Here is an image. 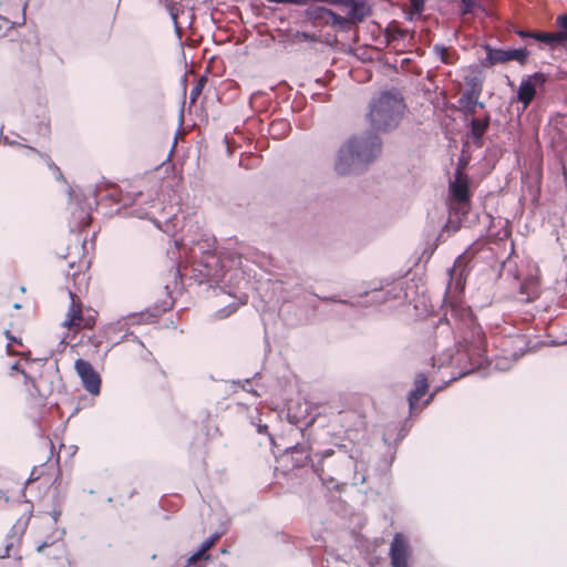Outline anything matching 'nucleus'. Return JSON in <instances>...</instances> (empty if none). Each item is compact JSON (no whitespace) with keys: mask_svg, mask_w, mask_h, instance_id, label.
Segmentation results:
<instances>
[{"mask_svg":"<svg viewBox=\"0 0 567 567\" xmlns=\"http://www.w3.org/2000/svg\"><path fill=\"white\" fill-rule=\"evenodd\" d=\"M290 450L297 451L298 450V445L290 447Z\"/></svg>","mask_w":567,"mask_h":567,"instance_id":"4d7b16f0","label":"nucleus"},{"mask_svg":"<svg viewBox=\"0 0 567 567\" xmlns=\"http://www.w3.org/2000/svg\"><path fill=\"white\" fill-rule=\"evenodd\" d=\"M267 430V425H258V432L264 433Z\"/></svg>","mask_w":567,"mask_h":567,"instance_id":"603ef678","label":"nucleus"},{"mask_svg":"<svg viewBox=\"0 0 567 567\" xmlns=\"http://www.w3.org/2000/svg\"><path fill=\"white\" fill-rule=\"evenodd\" d=\"M330 9L324 7H316L308 10V16L311 19L319 20V19H326L329 14Z\"/></svg>","mask_w":567,"mask_h":567,"instance_id":"473e14b6","label":"nucleus"},{"mask_svg":"<svg viewBox=\"0 0 567 567\" xmlns=\"http://www.w3.org/2000/svg\"><path fill=\"white\" fill-rule=\"evenodd\" d=\"M327 18L329 19L326 22L330 23L332 27H339L341 29L349 28L350 21L348 17L339 16L334 11L330 10Z\"/></svg>","mask_w":567,"mask_h":567,"instance_id":"a878e982","label":"nucleus"},{"mask_svg":"<svg viewBox=\"0 0 567 567\" xmlns=\"http://www.w3.org/2000/svg\"><path fill=\"white\" fill-rule=\"evenodd\" d=\"M96 204V199L93 198L92 200H89L85 207H80L79 205H75V207L72 208V227L81 229L89 226L91 223V208L93 205Z\"/></svg>","mask_w":567,"mask_h":567,"instance_id":"4468645a","label":"nucleus"},{"mask_svg":"<svg viewBox=\"0 0 567 567\" xmlns=\"http://www.w3.org/2000/svg\"><path fill=\"white\" fill-rule=\"evenodd\" d=\"M364 480H365L364 476H361L360 478L357 475L354 476V483L355 484L357 483H364Z\"/></svg>","mask_w":567,"mask_h":567,"instance_id":"09e8293b","label":"nucleus"},{"mask_svg":"<svg viewBox=\"0 0 567 567\" xmlns=\"http://www.w3.org/2000/svg\"><path fill=\"white\" fill-rule=\"evenodd\" d=\"M318 455L320 456V461L318 464L313 465V470H315L316 474L318 475V477L320 478V481L327 488L338 487L339 478L331 475L330 473H328L326 471L327 464L324 463L326 458L334 455V451L329 449Z\"/></svg>","mask_w":567,"mask_h":567,"instance_id":"9b49d317","label":"nucleus"},{"mask_svg":"<svg viewBox=\"0 0 567 567\" xmlns=\"http://www.w3.org/2000/svg\"><path fill=\"white\" fill-rule=\"evenodd\" d=\"M182 219L183 220L185 219L184 216L181 217L179 215H174L172 218H169L165 223L164 227H162L161 224L157 223V221H154V223H155L157 228L162 229L166 234L172 235L173 237H176V229L175 228L182 221Z\"/></svg>","mask_w":567,"mask_h":567,"instance_id":"b1692460","label":"nucleus"},{"mask_svg":"<svg viewBox=\"0 0 567 567\" xmlns=\"http://www.w3.org/2000/svg\"><path fill=\"white\" fill-rule=\"evenodd\" d=\"M4 141L8 142L9 144H13V142L8 141V137H4Z\"/></svg>","mask_w":567,"mask_h":567,"instance_id":"13d9d810","label":"nucleus"},{"mask_svg":"<svg viewBox=\"0 0 567 567\" xmlns=\"http://www.w3.org/2000/svg\"><path fill=\"white\" fill-rule=\"evenodd\" d=\"M54 168H55V171L58 172L59 177H62V174H61V172H60V168H58L56 166H54Z\"/></svg>","mask_w":567,"mask_h":567,"instance_id":"5fc2aeb1","label":"nucleus"},{"mask_svg":"<svg viewBox=\"0 0 567 567\" xmlns=\"http://www.w3.org/2000/svg\"><path fill=\"white\" fill-rule=\"evenodd\" d=\"M29 151L33 152V153H38L34 148L32 147H28Z\"/></svg>","mask_w":567,"mask_h":567,"instance_id":"6e6d98bb","label":"nucleus"},{"mask_svg":"<svg viewBox=\"0 0 567 567\" xmlns=\"http://www.w3.org/2000/svg\"><path fill=\"white\" fill-rule=\"evenodd\" d=\"M159 2L164 3L167 8L171 19L175 25V29L177 32H179L181 28L178 27L177 17H178V10L174 3V0H159Z\"/></svg>","mask_w":567,"mask_h":567,"instance_id":"c756f323","label":"nucleus"},{"mask_svg":"<svg viewBox=\"0 0 567 567\" xmlns=\"http://www.w3.org/2000/svg\"><path fill=\"white\" fill-rule=\"evenodd\" d=\"M204 82H205V79L202 78L197 82V84L194 87H192L190 94H189L190 102L194 103L196 101V99L198 97V95L200 94V92L203 90Z\"/></svg>","mask_w":567,"mask_h":567,"instance_id":"72a5a7b5","label":"nucleus"},{"mask_svg":"<svg viewBox=\"0 0 567 567\" xmlns=\"http://www.w3.org/2000/svg\"><path fill=\"white\" fill-rule=\"evenodd\" d=\"M522 39H526V38H530L532 39V34L534 32H528V31H524V30H518L516 32Z\"/></svg>","mask_w":567,"mask_h":567,"instance_id":"37998d69","label":"nucleus"},{"mask_svg":"<svg viewBox=\"0 0 567 567\" xmlns=\"http://www.w3.org/2000/svg\"><path fill=\"white\" fill-rule=\"evenodd\" d=\"M391 567H409L411 559V548L406 537L396 533L390 544Z\"/></svg>","mask_w":567,"mask_h":567,"instance_id":"6e6552de","label":"nucleus"},{"mask_svg":"<svg viewBox=\"0 0 567 567\" xmlns=\"http://www.w3.org/2000/svg\"><path fill=\"white\" fill-rule=\"evenodd\" d=\"M212 548V543H208L206 539L202 543V545L199 546V548L192 555L187 558L186 560V567H190L192 565H194L195 563H197L198 560L203 559V558H206L208 559L209 556H205L206 551L208 549Z\"/></svg>","mask_w":567,"mask_h":567,"instance_id":"4be33fe9","label":"nucleus"},{"mask_svg":"<svg viewBox=\"0 0 567 567\" xmlns=\"http://www.w3.org/2000/svg\"><path fill=\"white\" fill-rule=\"evenodd\" d=\"M433 52L441 60L442 63H444V64H453L454 63L453 54H451L444 45L435 44L433 47Z\"/></svg>","mask_w":567,"mask_h":567,"instance_id":"bb28decb","label":"nucleus"},{"mask_svg":"<svg viewBox=\"0 0 567 567\" xmlns=\"http://www.w3.org/2000/svg\"><path fill=\"white\" fill-rule=\"evenodd\" d=\"M239 270L238 269H235L233 271L228 270L226 274L223 275V277H225L226 275H229V280H233V278H237L239 276ZM203 280H215V281H224V278H218L217 275H213L210 274V271L207 269L204 274H202V279L200 281Z\"/></svg>","mask_w":567,"mask_h":567,"instance_id":"c85d7f7f","label":"nucleus"},{"mask_svg":"<svg viewBox=\"0 0 567 567\" xmlns=\"http://www.w3.org/2000/svg\"><path fill=\"white\" fill-rule=\"evenodd\" d=\"M220 537V535L218 533H215L213 535H210L206 540L208 543H212V547L214 546V544L217 542V539Z\"/></svg>","mask_w":567,"mask_h":567,"instance_id":"c03bdc74","label":"nucleus"},{"mask_svg":"<svg viewBox=\"0 0 567 567\" xmlns=\"http://www.w3.org/2000/svg\"><path fill=\"white\" fill-rule=\"evenodd\" d=\"M11 370L22 373L24 375L25 382H28V380H30V377L25 373V371L24 370H20L18 363L12 364L11 365Z\"/></svg>","mask_w":567,"mask_h":567,"instance_id":"58836bf2","label":"nucleus"},{"mask_svg":"<svg viewBox=\"0 0 567 567\" xmlns=\"http://www.w3.org/2000/svg\"><path fill=\"white\" fill-rule=\"evenodd\" d=\"M384 35L388 42H394L412 38L413 35L405 29L400 28L395 22L390 23L385 30Z\"/></svg>","mask_w":567,"mask_h":567,"instance_id":"6ab92c4d","label":"nucleus"},{"mask_svg":"<svg viewBox=\"0 0 567 567\" xmlns=\"http://www.w3.org/2000/svg\"><path fill=\"white\" fill-rule=\"evenodd\" d=\"M338 458L342 466H346L347 468L352 466V458L347 456L344 453H341Z\"/></svg>","mask_w":567,"mask_h":567,"instance_id":"e433bc0d","label":"nucleus"},{"mask_svg":"<svg viewBox=\"0 0 567 567\" xmlns=\"http://www.w3.org/2000/svg\"><path fill=\"white\" fill-rule=\"evenodd\" d=\"M565 343H567V340H565V341H564V342H561L560 344H565Z\"/></svg>","mask_w":567,"mask_h":567,"instance_id":"bf43d9fd","label":"nucleus"},{"mask_svg":"<svg viewBox=\"0 0 567 567\" xmlns=\"http://www.w3.org/2000/svg\"><path fill=\"white\" fill-rule=\"evenodd\" d=\"M486 58L484 61V65L493 66L496 64H504L509 61H516L519 64H525L528 56L529 51L525 48L519 49H495L491 45L485 47Z\"/></svg>","mask_w":567,"mask_h":567,"instance_id":"423d86ee","label":"nucleus"},{"mask_svg":"<svg viewBox=\"0 0 567 567\" xmlns=\"http://www.w3.org/2000/svg\"><path fill=\"white\" fill-rule=\"evenodd\" d=\"M444 319L454 330L457 341V351H451L433 358V365L442 368L455 363L465 375L472 371L482 370L489 364L486 355V340L480 324L476 323L472 310L462 302L447 306Z\"/></svg>","mask_w":567,"mask_h":567,"instance_id":"f257e3e1","label":"nucleus"},{"mask_svg":"<svg viewBox=\"0 0 567 567\" xmlns=\"http://www.w3.org/2000/svg\"><path fill=\"white\" fill-rule=\"evenodd\" d=\"M70 296L72 298V302L70 305L69 311L66 313V318L63 321V326L66 328H79L82 323V313L80 306L75 305L74 302V295L70 292Z\"/></svg>","mask_w":567,"mask_h":567,"instance_id":"a211bd4d","label":"nucleus"},{"mask_svg":"<svg viewBox=\"0 0 567 567\" xmlns=\"http://www.w3.org/2000/svg\"><path fill=\"white\" fill-rule=\"evenodd\" d=\"M462 3V14L472 13L474 9L476 8L475 0H461Z\"/></svg>","mask_w":567,"mask_h":567,"instance_id":"f704fd0d","label":"nucleus"},{"mask_svg":"<svg viewBox=\"0 0 567 567\" xmlns=\"http://www.w3.org/2000/svg\"><path fill=\"white\" fill-rule=\"evenodd\" d=\"M559 31L557 32L560 44L567 42V13L559 16L556 20Z\"/></svg>","mask_w":567,"mask_h":567,"instance_id":"cd10ccee","label":"nucleus"},{"mask_svg":"<svg viewBox=\"0 0 567 567\" xmlns=\"http://www.w3.org/2000/svg\"><path fill=\"white\" fill-rule=\"evenodd\" d=\"M429 389L427 378L424 373H417L414 379V389L409 393L408 401L411 412L417 408L419 401L425 395Z\"/></svg>","mask_w":567,"mask_h":567,"instance_id":"ddd939ff","label":"nucleus"},{"mask_svg":"<svg viewBox=\"0 0 567 567\" xmlns=\"http://www.w3.org/2000/svg\"><path fill=\"white\" fill-rule=\"evenodd\" d=\"M395 289L396 288H392V289H388V290H374L372 292L371 300L374 303H383V302H385L389 299L390 295Z\"/></svg>","mask_w":567,"mask_h":567,"instance_id":"2f4dec72","label":"nucleus"},{"mask_svg":"<svg viewBox=\"0 0 567 567\" xmlns=\"http://www.w3.org/2000/svg\"><path fill=\"white\" fill-rule=\"evenodd\" d=\"M411 10L412 14H421L423 10V0H412L411 1Z\"/></svg>","mask_w":567,"mask_h":567,"instance_id":"c9c22d12","label":"nucleus"},{"mask_svg":"<svg viewBox=\"0 0 567 567\" xmlns=\"http://www.w3.org/2000/svg\"><path fill=\"white\" fill-rule=\"evenodd\" d=\"M406 105L398 90L380 92L369 104L368 122L375 132L388 133L401 123Z\"/></svg>","mask_w":567,"mask_h":567,"instance_id":"f03ea898","label":"nucleus"},{"mask_svg":"<svg viewBox=\"0 0 567 567\" xmlns=\"http://www.w3.org/2000/svg\"><path fill=\"white\" fill-rule=\"evenodd\" d=\"M135 215L138 218H148V213H146V212H135Z\"/></svg>","mask_w":567,"mask_h":567,"instance_id":"de8ad7c7","label":"nucleus"},{"mask_svg":"<svg viewBox=\"0 0 567 567\" xmlns=\"http://www.w3.org/2000/svg\"><path fill=\"white\" fill-rule=\"evenodd\" d=\"M434 398V394H431L423 403V406L427 405Z\"/></svg>","mask_w":567,"mask_h":567,"instance_id":"3c124183","label":"nucleus"},{"mask_svg":"<svg viewBox=\"0 0 567 567\" xmlns=\"http://www.w3.org/2000/svg\"><path fill=\"white\" fill-rule=\"evenodd\" d=\"M532 39L544 42L551 48L560 44L557 32H535L532 34Z\"/></svg>","mask_w":567,"mask_h":567,"instance_id":"5701e85b","label":"nucleus"},{"mask_svg":"<svg viewBox=\"0 0 567 567\" xmlns=\"http://www.w3.org/2000/svg\"><path fill=\"white\" fill-rule=\"evenodd\" d=\"M324 300H330L333 302H344L343 300L337 299L336 297L324 298Z\"/></svg>","mask_w":567,"mask_h":567,"instance_id":"8fccbe9b","label":"nucleus"},{"mask_svg":"<svg viewBox=\"0 0 567 567\" xmlns=\"http://www.w3.org/2000/svg\"><path fill=\"white\" fill-rule=\"evenodd\" d=\"M6 337H7V338L9 339V341H10V342L8 343V346H7L8 351L10 352L11 342H18V343H20V341H18L13 336H11L9 330H7V331H6Z\"/></svg>","mask_w":567,"mask_h":567,"instance_id":"a19ab883","label":"nucleus"},{"mask_svg":"<svg viewBox=\"0 0 567 567\" xmlns=\"http://www.w3.org/2000/svg\"><path fill=\"white\" fill-rule=\"evenodd\" d=\"M449 206L451 213L458 218L465 217L470 210L468 181L460 171L455 173L454 181L450 183Z\"/></svg>","mask_w":567,"mask_h":567,"instance_id":"20e7f679","label":"nucleus"},{"mask_svg":"<svg viewBox=\"0 0 567 567\" xmlns=\"http://www.w3.org/2000/svg\"><path fill=\"white\" fill-rule=\"evenodd\" d=\"M13 546V540L8 542L4 547L3 554H0V559L9 557L10 548Z\"/></svg>","mask_w":567,"mask_h":567,"instance_id":"4c0bfd02","label":"nucleus"},{"mask_svg":"<svg viewBox=\"0 0 567 567\" xmlns=\"http://www.w3.org/2000/svg\"><path fill=\"white\" fill-rule=\"evenodd\" d=\"M546 75L540 72L524 76L517 90V101L523 104V110H526L530 102L534 100L537 89L544 86Z\"/></svg>","mask_w":567,"mask_h":567,"instance_id":"0eeeda50","label":"nucleus"},{"mask_svg":"<svg viewBox=\"0 0 567 567\" xmlns=\"http://www.w3.org/2000/svg\"><path fill=\"white\" fill-rule=\"evenodd\" d=\"M450 274V286L454 285L455 289L462 290L464 288L465 277H466V266L465 259L463 256H460L453 267L449 269Z\"/></svg>","mask_w":567,"mask_h":567,"instance_id":"dca6fc26","label":"nucleus"},{"mask_svg":"<svg viewBox=\"0 0 567 567\" xmlns=\"http://www.w3.org/2000/svg\"><path fill=\"white\" fill-rule=\"evenodd\" d=\"M334 172L340 176L361 174L364 171L361 163L355 158L351 145L344 141L338 148L333 164Z\"/></svg>","mask_w":567,"mask_h":567,"instance_id":"39448f33","label":"nucleus"},{"mask_svg":"<svg viewBox=\"0 0 567 567\" xmlns=\"http://www.w3.org/2000/svg\"><path fill=\"white\" fill-rule=\"evenodd\" d=\"M55 534H56L55 538L60 539L62 537V535L64 534V530H56Z\"/></svg>","mask_w":567,"mask_h":567,"instance_id":"864d4df0","label":"nucleus"},{"mask_svg":"<svg viewBox=\"0 0 567 567\" xmlns=\"http://www.w3.org/2000/svg\"><path fill=\"white\" fill-rule=\"evenodd\" d=\"M198 226L192 223V220H184V224L181 228L182 236L179 238H175L174 243L178 249H185L189 245H194L196 243V231Z\"/></svg>","mask_w":567,"mask_h":567,"instance_id":"2eb2a0df","label":"nucleus"},{"mask_svg":"<svg viewBox=\"0 0 567 567\" xmlns=\"http://www.w3.org/2000/svg\"><path fill=\"white\" fill-rule=\"evenodd\" d=\"M461 107L466 115H474L476 113V106L483 107V103H478L474 97L473 92H465L458 100Z\"/></svg>","mask_w":567,"mask_h":567,"instance_id":"aec40b11","label":"nucleus"},{"mask_svg":"<svg viewBox=\"0 0 567 567\" xmlns=\"http://www.w3.org/2000/svg\"><path fill=\"white\" fill-rule=\"evenodd\" d=\"M54 542H55V540H51V542L45 540V542H43L42 544H40V545L38 546V550H39V551H41L44 547H47V546H49V545L54 544Z\"/></svg>","mask_w":567,"mask_h":567,"instance_id":"49530a36","label":"nucleus"},{"mask_svg":"<svg viewBox=\"0 0 567 567\" xmlns=\"http://www.w3.org/2000/svg\"><path fill=\"white\" fill-rule=\"evenodd\" d=\"M523 353L524 352L520 350L519 353L514 352L511 359H508L506 355L497 358L495 362V368L501 371H506L511 369L513 362L517 361L523 355Z\"/></svg>","mask_w":567,"mask_h":567,"instance_id":"393cba45","label":"nucleus"},{"mask_svg":"<svg viewBox=\"0 0 567 567\" xmlns=\"http://www.w3.org/2000/svg\"><path fill=\"white\" fill-rule=\"evenodd\" d=\"M229 296L236 299V302H231L228 306L217 310L215 312L216 319H224L229 317L231 313H234L240 305L246 303L247 297L244 293H238L236 290L229 291Z\"/></svg>","mask_w":567,"mask_h":567,"instance_id":"f3484780","label":"nucleus"},{"mask_svg":"<svg viewBox=\"0 0 567 567\" xmlns=\"http://www.w3.org/2000/svg\"><path fill=\"white\" fill-rule=\"evenodd\" d=\"M291 40L293 42H301V41L316 42L318 40V37L315 33H309V32H305V31H296L291 35Z\"/></svg>","mask_w":567,"mask_h":567,"instance_id":"7c9ffc66","label":"nucleus"},{"mask_svg":"<svg viewBox=\"0 0 567 567\" xmlns=\"http://www.w3.org/2000/svg\"><path fill=\"white\" fill-rule=\"evenodd\" d=\"M128 331V318L111 322L104 328V336L112 342V347L118 344Z\"/></svg>","mask_w":567,"mask_h":567,"instance_id":"f8f14e48","label":"nucleus"},{"mask_svg":"<svg viewBox=\"0 0 567 567\" xmlns=\"http://www.w3.org/2000/svg\"><path fill=\"white\" fill-rule=\"evenodd\" d=\"M84 389L92 395H97L101 389V378L93 365L83 359H78L74 364Z\"/></svg>","mask_w":567,"mask_h":567,"instance_id":"1a4fd4ad","label":"nucleus"},{"mask_svg":"<svg viewBox=\"0 0 567 567\" xmlns=\"http://www.w3.org/2000/svg\"><path fill=\"white\" fill-rule=\"evenodd\" d=\"M342 6L349 10L348 19L353 24L362 22L372 13L367 0H343Z\"/></svg>","mask_w":567,"mask_h":567,"instance_id":"9d476101","label":"nucleus"},{"mask_svg":"<svg viewBox=\"0 0 567 567\" xmlns=\"http://www.w3.org/2000/svg\"><path fill=\"white\" fill-rule=\"evenodd\" d=\"M488 125L489 117L471 120V133L476 143H481L482 137L486 132Z\"/></svg>","mask_w":567,"mask_h":567,"instance_id":"412c9836","label":"nucleus"},{"mask_svg":"<svg viewBox=\"0 0 567 567\" xmlns=\"http://www.w3.org/2000/svg\"><path fill=\"white\" fill-rule=\"evenodd\" d=\"M354 153L355 158L361 163L364 171L381 155L382 141L371 132L355 134L346 140Z\"/></svg>","mask_w":567,"mask_h":567,"instance_id":"7ed1b4c3","label":"nucleus"},{"mask_svg":"<svg viewBox=\"0 0 567 567\" xmlns=\"http://www.w3.org/2000/svg\"><path fill=\"white\" fill-rule=\"evenodd\" d=\"M60 516H61V509L53 508L51 512V517H52L53 523H56Z\"/></svg>","mask_w":567,"mask_h":567,"instance_id":"ea45409f","label":"nucleus"},{"mask_svg":"<svg viewBox=\"0 0 567 567\" xmlns=\"http://www.w3.org/2000/svg\"><path fill=\"white\" fill-rule=\"evenodd\" d=\"M309 0H285V3H293V4H299V6H303V4H307Z\"/></svg>","mask_w":567,"mask_h":567,"instance_id":"a18cd8bd","label":"nucleus"},{"mask_svg":"<svg viewBox=\"0 0 567 567\" xmlns=\"http://www.w3.org/2000/svg\"><path fill=\"white\" fill-rule=\"evenodd\" d=\"M28 522L27 520H18L17 525L13 526V529L19 528L21 533H23Z\"/></svg>","mask_w":567,"mask_h":567,"instance_id":"79ce46f5","label":"nucleus"}]
</instances>
